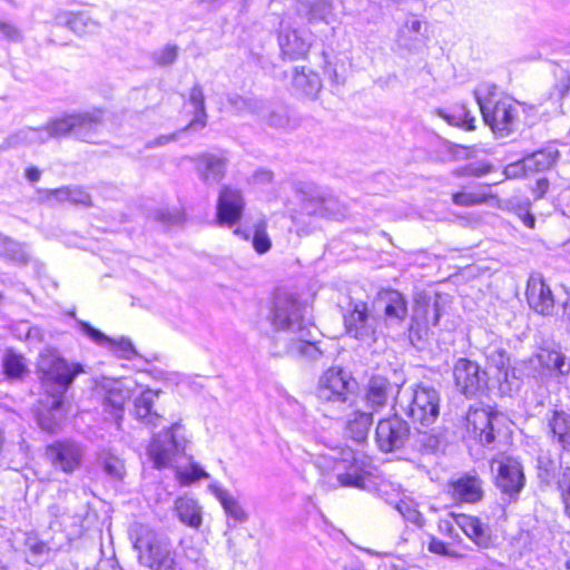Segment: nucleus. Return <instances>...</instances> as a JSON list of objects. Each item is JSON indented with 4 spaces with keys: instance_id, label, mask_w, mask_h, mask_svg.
Wrapping results in <instances>:
<instances>
[{
    "instance_id": "43",
    "label": "nucleus",
    "mask_w": 570,
    "mask_h": 570,
    "mask_svg": "<svg viewBox=\"0 0 570 570\" xmlns=\"http://www.w3.org/2000/svg\"><path fill=\"white\" fill-rule=\"evenodd\" d=\"M99 463L104 472L115 480H121L125 474V464L120 458L109 451H104L99 455Z\"/></svg>"
},
{
    "instance_id": "8",
    "label": "nucleus",
    "mask_w": 570,
    "mask_h": 570,
    "mask_svg": "<svg viewBox=\"0 0 570 570\" xmlns=\"http://www.w3.org/2000/svg\"><path fill=\"white\" fill-rule=\"evenodd\" d=\"M142 566L151 570H175L176 561L170 543L146 527H139L134 541Z\"/></svg>"
},
{
    "instance_id": "41",
    "label": "nucleus",
    "mask_w": 570,
    "mask_h": 570,
    "mask_svg": "<svg viewBox=\"0 0 570 570\" xmlns=\"http://www.w3.org/2000/svg\"><path fill=\"white\" fill-rule=\"evenodd\" d=\"M0 255L18 264H24L29 258L22 244L2 236H0Z\"/></svg>"
},
{
    "instance_id": "23",
    "label": "nucleus",
    "mask_w": 570,
    "mask_h": 570,
    "mask_svg": "<svg viewBox=\"0 0 570 570\" xmlns=\"http://www.w3.org/2000/svg\"><path fill=\"white\" fill-rule=\"evenodd\" d=\"M483 482L475 473H464L452 481V494L456 500L475 503L483 497Z\"/></svg>"
},
{
    "instance_id": "22",
    "label": "nucleus",
    "mask_w": 570,
    "mask_h": 570,
    "mask_svg": "<svg viewBox=\"0 0 570 570\" xmlns=\"http://www.w3.org/2000/svg\"><path fill=\"white\" fill-rule=\"evenodd\" d=\"M58 26H65L78 36L97 33L101 23L83 12H59L55 17Z\"/></svg>"
},
{
    "instance_id": "28",
    "label": "nucleus",
    "mask_w": 570,
    "mask_h": 570,
    "mask_svg": "<svg viewBox=\"0 0 570 570\" xmlns=\"http://www.w3.org/2000/svg\"><path fill=\"white\" fill-rule=\"evenodd\" d=\"M156 397V392L146 390L136 397L134 403V413L137 420L153 428L159 425L161 421V416L157 412L153 411Z\"/></svg>"
},
{
    "instance_id": "19",
    "label": "nucleus",
    "mask_w": 570,
    "mask_h": 570,
    "mask_svg": "<svg viewBox=\"0 0 570 570\" xmlns=\"http://www.w3.org/2000/svg\"><path fill=\"white\" fill-rule=\"evenodd\" d=\"M134 382L131 380H117L110 383L105 396V409L109 411L117 424L122 419L124 405L130 399Z\"/></svg>"
},
{
    "instance_id": "33",
    "label": "nucleus",
    "mask_w": 570,
    "mask_h": 570,
    "mask_svg": "<svg viewBox=\"0 0 570 570\" xmlns=\"http://www.w3.org/2000/svg\"><path fill=\"white\" fill-rule=\"evenodd\" d=\"M560 153L557 148L548 146L525 157V165L530 173L550 169L559 159Z\"/></svg>"
},
{
    "instance_id": "3",
    "label": "nucleus",
    "mask_w": 570,
    "mask_h": 570,
    "mask_svg": "<svg viewBox=\"0 0 570 570\" xmlns=\"http://www.w3.org/2000/svg\"><path fill=\"white\" fill-rule=\"evenodd\" d=\"M101 125V110L69 114L49 120L43 128L28 127L22 129L17 132L14 139L27 144H43L49 138L70 135L79 140L94 142L98 137Z\"/></svg>"
},
{
    "instance_id": "61",
    "label": "nucleus",
    "mask_w": 570,
    "mask_h": 570,
    "mask_svg": "<svg viewBox=\"0 0 570 570\" xmlns=\"http://www.w3.org/2000/svg\"><path fill=\"white\" fill-rule=\"evenodd\" d=\"M178 137V132H174L170 135H161L153 140L146 142V148L151 149L159 146L167 145L170 141H175Z\"/></svg>"
},
{
    "instance_id": "15",
    "label": "nucleus",
    "mask_w": 570,
    "mask_h": 570,
    "mask_svg": "<svg viewBox=\"0 0 570 570\" xmlns=\"http://www.w3.org/2000/svg\"><path fill=\"white\" fill-rule=\"evenodd\" d=\"M458 389L466 396L476 395L487 385V374L480 366L466 358H460L453 368Z\"/></svg>"
},
{
    "instance_id": "40",
    "label": "nucleus",
    "mask_w": 570,
    "mask_h": 570,
    "mask_svg": "<svg viewBox=\"0 0 570 570\" xmlns=\"http://www.w3.org/2000/svg\"><path fill=\"white\" fill-rule=\"evenodd\" d=\"M185 558L188 563L183 567H189L191 570H207V560L204 557L202 549L196 547L190 539L181 541Z\"/></svg>"
},
{
    "instance_id": "37",
    "label": "nucleus",
    "mask_w": 570,
    "mask_h": 570,
    "mask_svg": "<svg viewBox=\"0 0 570 570\" xmlns=\"http://www.w3.org/2000/svg\"><path fill=\"white\" fill-rule=\"evenodd\" d=\"M422 22L415 17L409 18L399 35V42L410 49L422 42Z\"/></svg>"
},
{
    "instance_id": "44",
    "label": "nucleus",
    "mask_w": 570,
    "mask_h": 570,
    "mask_svg": "<svg viewBox=\"0 0 570 570\" xmlns=\"http://www.w3.org/2000/svg\"><path fill=\"white\" fill-rule=\"evenodd\" d=\"M317 204L322 206V217L331 219H340L345 216V207L340 200L330 194H323L317 199Z\"/></svg>"
},
{
    "instance_id": "24",
    "label": "nucleus",
    "mask_w": 570,
    "mask_h": 570,
    "mask_svg": "<svg viewBox=\"0 0 570 570\" xmlns=\"http://www.w3.org/2000/svg\"><path fill=\"white\" fill-rule=\"evenodd\" d=\"M456 525L479 548H488L491 544L489 528L476 517L458 514Z\"/></svg>"
},
{
    "instance_id": "57",
    "label": "nucleus",
    "mask_w": 570,
    "mask_h": 570,
    "mask_svg": "<svg viewBox=\"0 0 570 570\" xmlns=\"http://www.w3.org/2000/svg\"><path fill=\"white\" fill-rule=\"evenodd\" d=\"M322 196L321 194L316 196H309L304 198L302 204V210L311 216H320L322 217V206L317 204V199Z\"/></svg>"
},
{
    "instance_id": "31",
    "label": "nucleus",
    "mask_w": 570,
    "mask_h": 570,
    "mask_svg": "<svg viewBox=\"0 0 570 570\" xmlns=\"http://www.w3.org/2000/svg\"><path fill=\"white\" fill-rule=\"evenodd\" d=\"M188 102L194 107V117L183 131L205 128L207 125V112L205 108V96L199 83L194 85L190 89Z\"/></svg>"
},
{
    "instance_id": "30",
    "label": "nucleus",
    "mask_w": 570,
    "mask_h": 570,
    "mask_svg": "<svg viewBox=\"0 0 570 570\" xmlns=\"http://www.w3.org/2000/svg\"><path fill=\"white\" fill-rule=\"evenodd\" d=\"M175 511L184 524L198 529L203 521L202 507L190 497H180L175 501Z\"/></svg>"
},
{
    "instance_id": "52",
    "label": "nucleus",
    "mask_w": 570,
    "mask_h": 570,
    "mask_svg": "<svg viewBox=\"0 0 570 570\" xmlns=\"http://www.w3.org/2000/svg\"><path fill=\"white\" fill-rule=\"evenodd\" d=\"M485 199V195L480 193L458 191L452 195L453 203L464 207L482 204Z\"/></svg>"
},
{
    "instance_id": "5",
    "label": "nucleus",
    "mask_w": 570,
    "mask_h": 570,
    "mask_svg": "<svg viewBox=\"0 0 570 570\" xmlns=\"http://www.w3.org/2000/svg\"><path fill=\"white\" fill-rule=\"evenodd\" d=\"M440 393L430 385L399 389L394 409L407 416L416 429L432 426L440 415Z\"/></svg>"
},
{
    "instance_id": "39",
    "label": "nucleus",
    "mask_w": 570,
    "mask_h": 570,
    "mask_svg": "<svg viewBox=\"0 0 570 570\" xmlns=\"http://www.w3.org/2000/svg\"><path fill=\"white\" fill-rule=\"evenodd\" d=\"M2 366L4 374L10 380L21 379L28 371L24 357L11 350L6 352Z\"/></svg>"
},
{
    "instance_id": "59",
    "label": "nucleus",
    "mask_w": 570,
    "mask_h": 570,
    "mask_svg": "<svg viewBox=\"0 0 570 570\" xmlns=\"http://www.w3.org/2000/svg\"><path fill=\"white\" fill-rule=\"evenodd\" d=\"M0 32L9 41L19 42L22 40L21 31L12 23L0 21Z\"/></svg>"
},
{
    "instance_id": "35",
    "label": "nucleus",
    "mask_w": 570,
    "mask_h": 570,
    "mask_svg": "<svg viewBox=\"0 0 570 570\" xmlns=\"http://www.w3.org/2000/svg\"><path fill=\"white\" fill-rule=\"evenodd\" d=\"M441 296L435 294V297H431L426 295L424 291L417 292L414 297V311L416 315H422L426 321L430 315L433 318V325H438L440 316H441V306L439 299Z\"/></svg>"
},
{
    "instance_id": "16",
    "label": "nucleus",
    "mask_w": 570,
    "mask_h": 570,
    "mask_svg": "<svg viewBox=\"0 0 570 570\" xmlns=\"http://www.w3.org/2000/svg\"><path fill=\"white\" fill-rule=\"evenodd\" d=\"M79 330L98 346L105 347L121 358L131 360L137 351L128 337H109L89 323L78 322Z\"/></svg>"
},
{
    "instance_id": "32",
    "label": "nucleus",
    "mask_w": 570,
    "mask_h": 570,
    "mask_svg": "<svg viewBox=\"0 0 570 570\" xmlns=\"http://www.w3.org/2000/svg\"><path fill=\"white\" fill-rule=\"evenodd\" d=\"M380 302H384V313L387 318L401 321L406 315V303L403 295L392 288H383L380 293Z\"/></svg>"
},
{
    "instance_id": "51",
    "label": "nucleus",
    "mask_w": 570,
    "mask_h": 570,
    "mask_svg": "<svg viewBox=\"0 0 570 570\" xmlns=\"http://www.w3.org/2000/svg\"><path fill=\"white\" fill-rule=\"evenodd\" d=\"M272 242L266 233L265 223H259L255 226L253 236V247L258 254H265L271 249Z\"/></svg>"
},
{
    "instance_id": "12",
    "label": "nucleus",
    "mask_w": 570,
    "mask_h": 570,
    "mask_svg": "<svg viewBox=\"0 0 570 570\" xmlns=\"http://www.w3.org/2000/svg\"><path fill=\"white\" fill-rule=\"evenodd\" d=\"M503 417L483 407H470L465 416L468 434L483 445L495 439V426Z\"/></svg>"
},
{
    "instance_id": "48",
    "label": "nucleus",
    "mask_w": 570,
    "mask_h": 570,
    "mask_svg": "<svg viewBox=\"0 0 570 570\" xmlns=\"http://www.w3.org/2000/svg\"><path fill=\"white\" fill-rule=\"evenodd\" d=\"M557 489L563 504L564 514L570 518V468L561 470L557 480Z\"/></svg>"
},
{
    "instance_id": "29",
    "label": "nucleus",
    "mask_w": 570,
    "mask_h": 570,
    "mask_svg": "<svg viewBox=\"0 0 570 570\" xmlns=\"http://www.w3.org/2000/svg\"><path fill=\"white\" fill-rule=\"evenodd\" d=\"M525 295L530 308L542 315L552 314L556 294L551 287H527Z\"/></svg>"
},
{
    "instance_id": "47",
    "label": "nucleus",
    "mask_w": 570,
    "mask_h": 570,
    "mask_svg": "<svg viewBox=\"0 0 570 570\" xmlns=\"http://www.w3.org/2000/svg\"><path fill=\"white\" fill-rule=\"evenodd\" d=\"M396 509L406 522L414 524L416 528H422L425 524V519L412 501L401 500L396 504Z\"/></svg>"
},
{
    "instance_id": "21",
    "label": "nucleus",
    "mask_w": 570,
    "mask_h": 570,
    "mask_svg": "<svg viewBox=\"0 0 570 570\" xmlns=\"http://www.w3.org/2000/svg\"><path fill=\"white\" fill-rule=\"evenodd\" d=\"M199 178L207 185L220 181L226 173L227 159L209 153L193 158Z\"/></svg>"
},
{
    "instance_id": "17",
    "label": "nucleus",
    "mask_w": 570,
    "mask_h": 570,
    "mask_svg": "<svg viewBox=\"0 0 570 570\" xmlns=\"http://www.w3.org/2000/svg\"><path fill=\"white\" fill-rule=\"evenodd\" d=\"M278 45L281 53L285 59L296 60L307 55L312 40L311 36L303 35L297 29L287 28L284 26V21H282Z\"/></svg>"
},
{
    "instance_id": "11",
    "label": "nucleus",
    "mask_w": 570,
    "mask_h": 570,
    "mask_svg": "<svg viewBox=\"0 0 570 570\" xmlns=\"http://www.w3.org/2000/svg\"><path fill=\"white\" fill-rule=\"evenodd\" d=\"M410 438V426L397 414L380 420L375 431V441L383 452L402 449Z\"/></svg>"
},
{
    "instance_id": "46",
    "label": "nucleus",
    "mask_w": 570,
    "mask_h": 570,
    "mask_svg": "<svg viewBox=\"0 0 570 570\" xmlns=\"http://www.w3.org/2000/svg\"><path fill=\"white\" fill-rule=\"evenodd\" d=\"M428 549L430 552L443 557L454 558V559H461L466 556L465 551H461L460 549L455 548L450 542H443L442 540L431 537Z\"/></svg>"
},
{
    "instance_id": "20",
    "label": "nucleus",
    "mask_w": 570,
    "mask_h": 570,
    "mask_svg": "<svg viewBox=\"0 0 570 570\" xmlns=\"http://www.w3.org/2000/svg\"><path fill=\"white\" fill-rule=\"evenodd\" d=\"M392 393V384L390 381L382 376H373L366 387L365 394L361 402L363 409L374 413L380 412L387 405L389 399Z\"/></svg>"
},
{
    "instance_id": "26",
    "label": "nucleus",
    "mask_w": 570,
    "mask_h": 570,
    "mask_svg": "<svg viewBox=\"0 0 570 570\" xmlns=\"http://www.w3.org/2000/svg\"><path fill=\"white\" fill-rule=\"evenodd\" d=\"M258 117L267 126L275 129L293 130L298 126V120L291 116L286 106L263 107L261 105Z\"/></svg>"
},
{
    "instance_id": "14",
    "label": "nucleus",
    "mask_w": 570,
    "mask_h": 570,
    "mask_svg": "<svg viewBox=\"0 0 570 570\" xmlns=\"http://www.w3.org/2000/svg\"><path fill=\"white\" fill-rule=\"evenodd\" d=\"M245 208V199L239 189L223 186L216 206V223L219 226L232 227L236 225Z\"/></svg>"
},
{
    "instance_id": "4",
    "label": "nucleus",
    "mask_w": 570,
    "mask_h": 570,
    "mask_svg": "<svg viewBox=\"0 0 570 570\" xmlns=\"http://www.w3.org/2000/svg\"><path fill=\"white\" fill-rule=\"evenodd\" d=\"M315 466L331 487L365 488L362 463L351 449H330L318 453Z\"/></svg>"
},
{
    "instance_id": "36",
    "label": "nucleus",
    "mask_w": 570,
    "mask_h": 570,
    "mask_svg": "<svg viewBox=\"0 0 570 570\" xmlns=\"http://www.w3.org/2000/svg\"><path fill=\"white\" fill-rule=\"evenodd\" d=\"M553 438L563 450H570V415L556 411L549 422Z\"/></svg>"
},
{
    "instance_id": "9",
    "label": "nucleus",
    "mask_w": 570,
    "mask_h": 570,
    "mask_svg": "<svg viewBox=\"0 0 570 570\" xmlns=\"http://www.w3.org/2000/svg\"><path fill=\"white\" fill-rule=\"evenodd\" d=\"M356 385V381L348 372L341 367H330L318 379L316 397L324 404H353Z\"/></svg>"
},
{
    "instance_id": "62",
    "label": "nucleus",
    "mask_w": 570,
    "mask_h": 570,
    "mask_svg": "<svg viewBox=\"0 0 570 570\" xmlns=\"http://www.w3.org/2000/svg\"><path fill=\"white\" fill-rule=\"evenodd\" d=\"M29 326H30V324L27 321L18 322L12 326V333L19 340H26V336L28 335Z\"/></svg>"
},
{
    "instance_id": "6",
    "label": "nucleus",
    "mask_w": 570,
    "mask_h": 570,
    "mask_svg": "<svg viewBox=\"0 0 570 570\" xmlns=\"http://www.w3.org/2000/svg\"><path fill=\"white\" fill-rule=\"evenodd\" d=\"M495 89L494 85L481 86L474 90V97L484 122L497 137L505 138L517 129L518 107L508 99L494 101Z\"/></svg>"
},
{
    "instance_id": "54",
    "label": "nucleus",
    "mask_w": 570,
    "mask_h": 570,
    "mask_svg": "<svg viewBox=\"0 0 570 570\" xmlns=\"http://www.w3.org/2000/svg\"><path fill=\"white\" fill-rule=\"evenodd\" d=\"M420 432V443L426 451H435L440 443L441 436L440 433H435L434 429H432V433L422 432L421 429H417Z\"/></svg>"
},
{
    "instance_id": "42",
    "label": "nucleus",
    "mask_w": 570,
    "mask_h": 570,
    "mask_svg": "<svg viewBox=\"0 0 570 570\" xmlns=\"http://www.w3.org/2000/svg\"><path fill=\"white\" fill-rule=\"evenodd\" d=\"M458 514H449L446 518L441 519L439 522V531L451 540V544L461 551L468 552V547L462 544V538L458 531L456 525Z\"/></svg>"
},
{
    "instance_id": "63",
    "label": "nucleus",
    "mask_w": 570,
    "mask_h": 570,
    "mask_svg": "<svg viewBox=\"0 0 570 570\" xmlns=\"http://www.w3.org/2000/svg\"><path fill=\"white\" fill-rule=\"evenodd\" d=\"M26 341L31 343H40L43 341V331L37 326H29L28 335L26 336Z\"/></svg>"
},
{
    "instance_id": "1",
    "label": "nucleus",
    "mask_w": 570,
    "mask_h": 570,
    "mask_svg": "<svg viewBox=\"0 0 570 570\" xmlns=\"http://www.w3.org/2000/svg\"><path fill=\"white\" fill-rule=\"evenodd\" d=\"M314 296L309 287H277L263 309L261 331L266 335L282 331L295 333L297 341L288 352L309 360L318 358L321 351L308 340L307 331Z\"/></svg>"
},
{
    "instance_id": "53",
    "label": "nucleus",
    "mask_w": 570,
    "mask_h": 570,
    "mask_svg": "<svg viewBox=\"0 0 570 570\" xmlns=\"http://www.w3.org/2000/svg\"><path fill=\"white\" fill-rule=\"evenodd\" d=\"M546 363L547 366L558 371L562 375L570 372V363L566 361V356L560 352H549Z\"/></svg>"
},
{
    "instance_id": "34",
    "label": "nucleus",
    "mask_w": 570,
    "mask_h": 570,
    "mask_svg": "<svg viewBox=\"0 0 570 570\" xmlns=\"http://www.w3.org/2000/svg\"><path fill=\"white\" fill-rule=\"evenodd\" d=\"M293 87L306 97L314 98L320 91L322 85L317 73L306 72L304 68H295L293 75Z\"/></svg>"
},
{
    "instance_id": "45",
    "label": "nucleus",
    "mask_w": 570,
    "mask_h": 570,
    "mask_svg": "<svg viewBox=\"0 0 570 570\" xmlns=\"http://www.w3.org/2000/svg\"><path fill=\"white\" fill-rule=\"evenodd\" d=\"M174 469L176 471V478L181 485H189L197 480L207 479L209 476L202 466L194 462H190L189 466L186 468H181L178 463Z\"/></svg>"
},
{
    "instance_id": "56",
    "label": "nucleus",
    "mask_w": 570,
    "mask_h": 570,
    "mask_svg": "<svg viewBox=\"0 0 570 570\" xmlns=\"http://www.w3.org/2000/svg\"><path fill=\"white\" fill-rule=\"evenodd\" d=\"M177 58V47L166 46L163 50L155 53V61L160 66L171 65Z\"/></svg>"
},
{
    "instance_id": "64",
    "label": "nucleus",
    "mask_w": 570,
    "mask_h": 570,
    "mask_svg": "<svg viewBox=\"0 0 570 570\" xmlns=\"http://www.w3.org/2000/svg\"><path fill=\"white\" fill-rule=\"evenodd\" d=\"M549 189V180L547 178H540L535 183V187L533 188V193L535 194V198H543Z\"/></svg>"
},
{
    "instance_id": "38",
    "label": "nucleus",
    "mask_w": 570,
    "mask_h": 570,
    "mask_svg": "<svg viewBox=\"0 0 570 570\" xmlns=\"http://www.w3.org/2000/svg\"><path fill=\"white\" fill-rule=\"evenodd\" d=\"M214 493L223 505L228 518L234 519L236 522H243L246 520L247 514L244 509L227 490L215 488Z\"/></svg>"
},
{
    "instance_id": "2",
    "label": "nucleus",
    "mask_w": 570,
    "mask_h": 570,
    "mask_svg": "<svg viewBox=\"0 0 570 570\" xmlns=\"http://www.w3.org/2000/svg\"><path fill=\"white\" fill-rule=\"evenodd\" d=\"M43 396L36 412L38 425L53 432L65 417V394L77 375L83 372L80 363H68L56 350H45L38 361Z\"/></svg>"
},
{
    "instance_id": "49",
    "label": "nucleus",
    "mask_w": 570,
    "mask_h": 570,
    "mask_svg": "<svg viewBox=\"0 0 570 570\" xmlns=\"http://www.w3.org/2000/svg\"><path fill=\"white\" fill-rule=\"evenodd\" d=\"M229 105L237 111H249L258 115L262 102L256 99L244 98L239 95H229L227 98Z\"/></svg>"
},
{
    "instance_id": "25",
    "label": "nucleus",
    "mask_w": 570,
    "mask_h": 570,
    "mask_svg": "<svg viewBox=\"0 0 570 570\" xmlns=\"http://www.w3.org/2000/svg\"><path fill=\"white\" fill-rule=\"evenodd\" d=\"M296 13L308 23L318 21L328 23L333 6L330 0H296Z\"/></svg>"
},
{
    "instance_id": "55",
    "label": "nucleus",
    "mask_w": 570,
    "mask_h": 570,
    "mask_svg": "<svg viewBox=\"0 0 570 570\" xmlns=\"http://www.w3.org/2000/svg\"><path fill=\"white\" fill-rule=\"evenodd\" d=\"M527 173H530V169H528V166L525 165V157L521 160H518L515 163L509 164L504 168V175L507 178H520Z\"/></svg>"
},
{
    "instance_id": "10",
    "label": "nucleus",
    "mask_w": 570,
    "mask_h": 570,
    "mask_svg": "<svg viewBox=\"0 0 570 570\" xmlns=\"http://www.w3.org/2000/svg\"><path fill=\"white\" fill-rule=\"evenodd\" d=\"M345 331L348 336L370 345L376 341V317L368 313L367 306L363 302L355 303L344 315Z\"/></svg>"
},
{
    "instance_id": "27",
    "label": "nucleus",
    "mask_w": 570,
    "mask_h": 570,
    "mask_svg": "<svg viewBox=\"0 0 570 570\" xmlns=\"http://www.w3.org/2000/svg\"><path fill=\"white\" fill-rule=\"evenodd\" d=\"M372 423V412L356 405L355 410H353L346 421V433L354 441L362 442L367 438Z\"/></svg>"
},
{
    "instance_id": "50",
    "label": "nucleus",
    "mask_w": 570,
    "mask_h": 570,
    "mask_svg": "<svg viewBox=\"0 0 570 570\" xmlns=\"http://www.w3.org/2000/svg\"><path fill=\"white\" fill-rule=\"evenodd\" d=\"M439 115L445 119L450 125L461 126L464 125L466 130L474 129V117L470 116V112L464 108H461L458 114L449 115L448 112L440 110Z\"/></svg>"
},
{
    "instance_id": "13",
    "label": "nucleus",
    "mask_w": 570,
    "mask_h": 570,
    "mask_svg": "<svg viewBox=\"0 0 570 570\" xmlns=\"http://www.w3.org/2000/svg\"><path fill=\"white\" fill-rule=\"evenodd\" d=\"M498 463L495 484L500 489L503 500L515 501L524 487V474L521 464L511 458Z\"/></svg>"
},
{
    "instance_id": "7",
    "label": "nucleus",
    "mask_w": 570,
    "mask_h": 570,
    "mask_svg": "<svg viewBox=\"0 0 570 570\" xmlns=\"http://www.w3.org/2000/svg\"><path fill=\"white\" fill-rule=\"evenodd\" d=\"M189 439L184 426L176 422L171 426L155 434L148 446V454L155 468L174 469L187 456Z\"/></svg>"
},
{
    "instance_id": "18",
    "label": "nucleus",
    "mask_w": 570,
    "mask_h": 570,
    "mask_svg": "<svg viewBox=\"0 0 570 570\" xmlns=\"http://www.w3.org/2000/svg\"><path fill=\"white\" fill-rule=\"evenodd\" d=\"M47 455L56 468L70 473L79 466L82 453L78 444L60 442L48 446Z\"/></svg>"
},
{
    "instance_id": "60",
    "label": "nucleus",
    "mask_w": 570,
    "mask_h": 570,
    "mask_svg": "<svg viewBox=\"0 0 570 570\" xmlns=\"http://www.w3.org/2000/svg\"><path fill=\"white\" fill-rule=\"evenodd\" d=\"M155 218L163 223L165 226L176 225L180 222L181 216L179 213H170L167 210H159L155 214Z\"/></svg>"
},
{
    "instance_id": "58",
    "label": "nucleus",
    "mask_w": 570,
    "mask_h": 570,
    "mask_svg": "<svg viewBox=\"0 0 570 570\" xmlns=\"http://www.w3.org/2000/svg\"><path fill=\"white\" fill-rule=\"evenodd\" d=\"M70 203L89 207L91 206V197L83 188L73 187L70 188Z\"/></svg>"
}]
</instances>
